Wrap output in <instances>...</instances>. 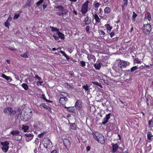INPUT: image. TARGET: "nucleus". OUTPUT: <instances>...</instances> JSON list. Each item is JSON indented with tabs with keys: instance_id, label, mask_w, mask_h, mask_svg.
<instances>
[{
	"instance_id": "1",
	"label": "nucleus",
	"mask_w": 153,
	"mask_h": 153,
	"mask_svg": "<svg viewBox=\"0 0 153 153\" xmlns=\"http://www.w3.org/2000/svg\"><path fill=\"white\" fill-rule=\"evenodd\" d=\"M129 64V62L120 60L117 64V66L113 67V68L116 71L118 72L121 69L126 68Z\"/></svg>"
},
{
	"instance_id": "2",
	"label": "nucleus",
	"mask_w": 153,
	"mask_h": 153,
	"mask_svg": "<svg viewBox=\"0 0 153 153\" xmlns=\"http://www.w3.org/2000/svg\"><path fill=\"white\" fill-rule=\"evenodd\" d=\"M143 32L146 35H149L152 30L151 25L149 24L144 25L143 27Z\"/></svg>"
},
{
	"instance_id": "3",
	"label": "nucleus",
	"mask_w": 153,
	"mask_h": 153,
	"mask_svg": "<svg viewBox=\"0 0 153 153\" xmlns=\"http://www.w3.org/2000/svg\"><path fill=\"white\" fill-rule=\"evenodd\" d=\"M89 3L88 1H86L83 4L81 9V12L84 15H85V14L88 11V4Z\"/></svg>"
},
{
	"instance_id": "4",
	"label": "nucleus",
	"mask_w": 153,
	"mask_h": 153,
	"mask_svg": "<svg viewBox=\"0 0 153 153\" xmlns=\"http://www.w3.org/2000/svg\"><path fill=\"white\" fill-rule=\"evenodd\" d=\"M3 112L6 114L8 113L10 115H13L16 114V111L13 110L11 107H8L4 109Z\"/></svg>"
},
{
	"instance_id": "5",
	"label": "nucleus",
	"mask_w": 153,
	"mask_h": 153,
	"mask_svg": "<svg viewBox=\"0 0 153 153\" xmlns=\"http://www.w3.org/2000/svg\"><path fill=\"white\" fill-rule=\"evenodd\" d=\"M44 146H46V148H51L52 146V143L50 139L48 137H47L44 139Z\"/></svg>"
},
{
	"instance_id": "6",
	"label": "nucleus",
	"mask_w": 153,
	"mask_h": 153,
	"mask_svg": "<svg viewBox=\"0 0 153 153\" xmlns=\"http://www.w3.org/2000/svg\"><path fill=\"white\" fill-rule=\"evenodd\" d=\"M34 129L37 131H39L42 128V124L38 122H36L34 123L33 125Z\"/></svg>"
},
{
	"instance_id": "7",
	"label": "nucleus",
	"mask_w": 153,
	"mask_h": 153,
	"mask_svg": "<svg viewBox=\"0 0 153 153\" xmlns=\"http://www.w3.org/2000/svg\"><path fill=\"white\" fill-rule=\"evenodd\" d=\"M25 135L26 137V140L27 142L29 141L32 140L34 136L33 134L31 133H26L25 134Z\"/></svg>"
},
{
	"instance_id": "8",
	"label": "nucleus",
	"mask_w": 153,
	"mask_h": 153,
	"mask_svg": "<svg viewBox=\"0 0 153 153\" xmlns=\"http://www.w3.org/2000/svg\"><path fill=\"white\" fill-rule=\"evenodd\" d=\"M111 115L110 113H109L106 115L105 117L104 118L103 121L102 122V124L104 125L108 122V120L110 119Z\"/></svg>"
},
{
	"instance_id": "9",
	"label": "nucleus",
	"mask_w": 153,
	"mask_h": 153,
	"mask_svg": "<svg viewBox=\"0 0 153 153\" xmlns=\"http://www.w3.org/2000/svg\"><path fill=\"white\" fill-rule=\"evenodd\" d=\"M68 99L66 97H61L59 99V102L64 107V105L66 104L67 101H68Z\"/></svg>"
},
{
	"instance_id": "10",
	"label": "nucleus",
	"mask_w": 153,
	"mask_h": 153,
	"mask_svg": "<svg viewBox=\"0 0 153 153\" xmlns=\"http://www.w3.org/2000/svg\"><path fill=\"white\" fill-rule=\"evenodd\" d=\"M83 22L85 25H88L91 23V18L88 16H87L86 17L84 18Z\"/></svg>"
},
{
	"instance_id": "11",
	"label": "nucleus",
	"mask_w": 153,
	"mask_h": 153,
	"mask_svg": "<svg viewBox=\"0 0 153 153\" xmlns=\"http://www.w3.org/2000/svg\"><path fill=\"white\" fill-rule=\"evenodd\" d=\"M63 143L65 146L66 148H69L70 146L71 143L70 141L68 139H64L63 140Z\"/></svg>"
},
{
	"instance_id": "12",
	"label": "nucleus",
	"mask_w": 153,
	"mask_h": 153,
	"mask_svg": "<svg viewBox=\"0 0 153 153\" xmlns=\"http://www.w3.org/2000/svg\"><path fill=\"white\" fill-rule=\"evenodd\" d=\"M87 58L88 60L92 62H94L96 59L95 56L93 55L90 54V55H88Z\"/></svg>"
},
{
	"instance_id": "13",
	"label": "nucleus",
	"mask_w": 153,
	"mask_h": 153,
	"mask_svg": "<svg viewBox=\"0 0 153 153\" xmlns=\"http://www.w3.org/2000/svg\"><path fill=\"white\" fill-rule=\"evenodd\" d=\"M99 143H101L102 144H103L105 143V139L104 136L101 134L100 135V137L98 138V140H97Z\"/></svg>"
},
{
	"instance_id": "14",
	"label": "nucleus",
	"mask_w": 153,
	"mask_h": 153,
	"mask_svg": "<svg viewBox=\"0 0 153 153\" xmlns=\"http://www.w3.org/2000/svg\"><path fill=\"white\" fill-rule=\"evenodd\" d=\"M101 134H102L100 133L97 132H94L92 133V135L94 138L97 140L98 139V137H99L100 136V135H101Z\"/></svg>"
},
{
	"instance_id": "15",
	"label": "nucleus",
	"mask_w": 153,
	"mask_h": 153,
	"mask_svg": "<svg viewBox=\"0 0 153 153\" xmlns=\"http://www.w3.org/2000/svg\"><path fill=\"white\" fill-rule=\"evenodd\" d=\"M92 15L94 16V18L95 20L96 23L100 22V19L97 14H94L93 13Z\"/></svg>"
},
{
	"instance_id": "16",
	"label": "nucleus",
	"mask_w": 153,
	"mask_h": 153,
	"mask_svg": "<svg viewBox=\"0 0 153 153\" xmlns=\"http://www.w3.org/2000/svg\"><path fill=\"white\" fill-rule=\"evenodd\" d=\"M111 145H112V152H116L118 148V145L117 144H114L113 143H112Z\"/></svg>"
},
{
	"instance_id": "17",
	"label": "nucleus",
	"mask_w": 153,
	"mask_h": 153,
	"mask_svg": "<svg viewBox=\"0 0 153 153\" xmlns=\"http://www.w3.org/2000/svg\"><path fill=\"white\" fill-rule=\"evenodd\" d=\"M102 64L100 62H97L94 65L95 68L97 70H99L100 69Z\"/></svg>"
},
{
	"instance_id": "18",
	"label": "nucleus",
	"mask_w": 153,
	"mask_h": 153,
	"mask_svg": "<svg viewBox=\"0 0 153 153\" xmlns=\"http://www.w3.org/2000/svg\"><path fill=\"white\" fill-rule=\"evenodd\" d=\"M1 77L5 79L9 82L11 81L12 80L10 76H7L4 74H2Z\"/></svg>"
},
{
	"instance_id": "19",
	"label": "nucleus",
	"mask_w": 153,
	"mask_h": 153,
	"mask_svg": "<svg viewBox=\"0 0 153 153\" xmlns=\"http://www.w3.org/2000/svg\"><path fill=\"white\" fill-rule=\"evenodd\" d=\"M99 79L101 80H103L105 83L106 82L107 80L105 79V78L106 77V76L105 75L102 74H100L99 75Z\"/></svg>"
},
{
	"instance_id": "20",
	"label": "nucleus",
	"mask_w": 153,
	"mask_h": 153,
	"mask_svg": "<svg viewBox=\"0 0 153 153\" xmlns=\"http://www.w3.org/2000/svg\"><path fill=\"white\" fill-rule=\"evenodd\" d=\"M64 108H65L67 109V110L71 112H74L75 111V109L74 107H67L65 106V105H64Z\"/></svg>"
},
{
	"instance_id": "21",
	"label": "nucleus",
	"mask_w": 153,
	"mask_h": 153,
	"mask_svg": "<svg viewBox=\"0 0 153 153\" xmlns=\"http://www.w3.org/2000/svg\"><path fill=\"white\" fill-rule=\"evenodd\" d=\"M21 129L22 131L24 132H26L29 129V126L26 125H22L21 127Z\"/></svg>"
},
{
	"instance_id": "22",
	"label": "nucleus",
	"mask_w": 153,
	"mask_h": 153,
	"mask_svg": "<svg viewBox=\"0 0 153 153\" xmlns=\"http://www.w3.org/2000/svg\"><path fill=\"white\" fill-rule=\"evenodd\" d=\"M68 10L67 9H65L62 10V12L59 13L58 14V15L59 16H63L64 15L67 14L68 12Z\"/></svg>"
},
{
	"instance_id": "23",
	"label": "nucleus",
	"mask_w": 153,
	"mask_h": 153,
	"mask_svg": "<svg viewBox=\"0 0 153 153\" xmlns=\"http://www.w3.org/2000/svg\"><path fill=\"white\" fill-rule=\"evenodd\" d=\"M10 133L12 134L13 136L18 135L19 134L20 132L19 131L16 130L11 131Z\"/></svg>"
},
{
	"instance_id": "24",
	"label": "nucleus",
	"mask_w": 153,
	"mask_h": 153,
	"mask_svg": "<svg viewBox=\"0 0 153 153\" xmlns=\"http://www.w3.org/2000/svg\"><path fill=\"white\" fill-rule=\"evenodd\" d=\"M39 107L42 108L43 107L45 109H49L50 108L49 106L46 105L45 103H42L39 106Z\"/></svg>"
},
{
	"instance_id": "25",
	"label": "nucleus",
	"mask_w": 153,
	"mask_h": 153,
	"mask_svg": "<svg viewBox=\"0 0 153 153\" xmlns=\"http://www.w3.org/2000/svg\"><path fill=\"white\" fill-rule=\"evenodd\" d=\"M111 11V8L108 7H106L104 9V12L105 13L108 14Z\"/></svg>"
},
{
	"instance_id": "26",
	"label": "nucleus",
	"mask_w": 153,
	"mask_h": 153,
	"mask_svg": "<svg viewBox=\"0 0 153 153\" xmlns=\"http://www.w3.org/2000/svg\"><path fill=\"white\" fill-rule=\"evenodd\" d=\"M29 55V52L28 51H27L26 52L23 54H22L20 55V56L23 58H27L28 57V56Z\"/></svg>"
},
{
	"instance_id": "27",
	"label": "nucleus",
	"mask_w": 153,
	"mask_h": 153,
	"mask_svg": "<svg viewBox=\"0 0 153 153\" xmlns=\"http://www.w3.org/2000/svg\"><path fill=\"white\" fill-rule=\"evenodd\" d=\"M105 27H106L107 30L108 31H110L112 29V27H111L109 24H107L105 25Z\"/></svg>"
},
{
	"instance_id": "28",
	"label": "nucleus",
	"mask_w": 153,
	"mask_h": 153,
	"mask_svg": "<svg viewBox=\"0 0 153 153\" xmlns=\"http://www.w3.org/2000/svg\"><path fill=\"white\" fill-rule=\"evenodd\" d=\"M21 86L25 90H27L28 88V85L26 83H23L22 84Z\"/></svg>"
},
{
	"instance_id": "29",
	"label": "nucleus",
	"mask_w": 153,
	"mask_h": 153,
	"mask_svg": "<svg viewBox=\"0 0 153 153\" xmlns=\"http://www.w3.org/2000/svg\"><path fill=\"white\" fill-rule=\"evenodd\" d=\"M1 144L2 146L9 147L8 145L9 144V143L7 141H5V142H1Z\"/></svg>"
},
{
	"instance_id": "30",
	"label": "nucleus",
	"mask_w": 153,
	"mask_h": 153,
	"mask_svg": "<svg viewBox=\"0 0 153 153\" xmlns=\"http://www.w3.org/2000/svg\"><path fill=\"white\" fill-rule=\"evenodd\" d=\"M42 98L46 102H52V101H51L50 100H48L46 98L45 95L44 94H42Z\"/></svg>"
},
{
	"instance_id": "31",
	"label": "nucleus",
	"mask_w": 153,
	"mask_h": 153,
	"mask_svg": "<svg viewBox=\"0 0 153 153\" xmlns=\"http://www.w3.org/2000/svg\"><path fill=\"white\" fill-rule=\"evenodd\" d=\"M50 28L51 29L52 31L55 32L57 34L59 32V30L57 28L52 27H51Z\"/></svg>"
},
{
	"instance_id": "32",
	"label": "nucleus",
	"mask_w": 153,
	"mask_h": 153,
	"mask_svg": "<svg viewBox=\"0 0 153 153\" xmlns=\"http://www.w3.org/2000/svg\"><path fill=\"white\" fill-rule=\"evenodd\" d=\"M80 106V102L79 101L77 100L75 104V107L77 108H79Z\"/></svg>"
},
{
	"instance_id": "33",
	"label": "nucleus",
	"mask_w": 153,
	"mask_h": 153,
	"mask_svg": "<svg viewBox=\"0 0 153 153\" xmlns=\"http://www.w3.org/2000/svg\"><path fill=\"white\" fill-rule=\"evenodd\" d=\"M57 34H58L59 38H60L63 39H64V35L63 34L60 33L59 31V32Z\"/></svg>"
},
{
	"instance_id": "34",
	"label": "nucleus",
	"mask_w": 153,
	"mask_h": 153,
	"mask_svg": "<svg viewBox=\"0 0 153 153\" xmlns=\"http://www.w3.org/2000/svg\"><path fill=\"white\" fill-rule=\"evenodd\" d=\"M92 83L93 84L96 85L97 86H98L101 88H102V85L100 83H99L98 82H97L94 81V82H92Z\"/></svg>"
},
{
	"instance_id": "35",
	"label": "nucleus",
	"mask_w": 153,
	"mask_h": 153,
	"mask_svg": "<svg viewBox=\"0 0 153 153\" xmlns=\"http://www.w3.org/2000/svg\"><path fill=\"white\" fill-rule=\"evenodd\" d=\"M133 14L132 16V20L133 21H134L136 20V18L137 15L134 12H133Z\"/></svg>"
},
{
	"instance_id": "36",
	"label": "nucleus",
	"mask_w": 153,
	"mask_h": 153,
	"mask_svg": "<svg viewBox=\"0 0 153 153\" xmlns=\"http://www.w3.org/2000/svg\"><path fill=\"white\" fill-rule=\"evenodd\" d=\"M9 147L2 146L1 148V149L4 152H6L8 149Z\"/></svg>"
},
{
	"instance_id": "37",
	"label": "nucleus",
	"mask_w": 153,
	"mask_h": 153,
	"mask_svg": "<svg viewBox=\"0 0 153 153\" xmlns=\"http://www.w3.org/2000/svg\"><path fill=\"white\" fill-rule=\"evenodd\" d=\"M71 128L73 130H75L76 129V125L74 123H71L70 124Z\"/></svg>"
},
{
	"instance_id": "38",
	"label": "nucleus",
	"mask_w": 153,
	"mask_h": 153,
	"mask_svg": "<svg viewBox=\"0 0 153 153\" xmlns=\"http://www.w3.org/2000/svg\"><path fill=\"white\" fill-rule=\"evenodd\" d=\"M80 65L83 67H84L85 66V62L83 61H80Z\"/></svg>"
},
{
	"instance_id": "39",
	"label": "nucleus",
	"mask_w": 153,
	"mask_h": 153,
	"mask_svg": "<svg viewBox=\"0 0 153 153\" xmlns=\"http://www.w3.org/2000/svg\"><path fill=\"white\" fill-rule=\"evenodd\" d=\"M153 136L152 134L149 133L147 134V138L149 140H151V137Z\"/></svg>"
},
{
	"instance_id": "40",
	"label": "nucleus",
	"mask_w": 153,
	"mask_h": 153,
	"mask_svg": "<svg viewBox=\"0 0 153 153\" xmlns=\"http://www.w3.org/2000/svg\"><path fill=\"white\" fill-rule=\"evenodd\" d=\"M83 88H84L85 91H88L89 90L88 86L87 84L85 85H83L82 86Z\"/></svg>"
},
{
	"instance_id": "41",
	"label": "nucleus",
	"mask_w": 153,
	"mask_h": 153,
	"mask_svg": "<svg viewBox=\"0 0 153 153\" xmlns=\"http://www.w3.org/2000/svg\"><path fill=\"white\" fill-rule=\"evenodd\" d=\"M99 32L101 35H102L103 37H104L105 36V33L103 30H100L99 31Z\"/></svg>"
},
{
	"instance_id": "42",
	"label": "nucleus",
	"mask_w": 153,
	"mask_h": 153,
	"mask_svg": "<svg viewBox=\"0 0 153 153\" xmlns=\"http://www.w3.org/2000/svg\"><path fill=\"white\" fill-rule=\"evenodd\" d=\"M90 27L89 26H87L85 27V30L86 32L87 33H89L90 32L89 31Z\"/></svg>"
},
{
	"instance_id": "43",
	"label": "nucleus",
	"mask_w": 153,
	"mask_h": 153,
	"mask_svg": "<svg viewBox=\"0 0 153 153\" xmlns=\"http://www.w3.org/2000/svg\"><path fill=\"white\" fill-rule=\"evenodd\" d=\"M45 133H46V132L45 131H44L43 133H41L40 134H39L38 135V137L39 138L42 137L44 135V134H45Z\"/></svg>"
},
{
	"instance_id": "44",
	"label": "nucleus",
	"mask_w": 153,
	"mask_h": 153,
	"mask_svg": "<svg viewBox=\"0 0 153 153\" xmlns=\"http://www.w3.org/2000/svg\"><path fill=\"white\" fill-rule=\"evenodd\" d=\"M100 5V4L98 2H97L94 4V7L97 9L98 8Z\"/></svg>"
},
{
	"instance_id": "45",
	"label": "nucleus",
	"mask_w": 153,
	"mask_h": 153,
	"mask_svg": "<svg viewBox=\"0 0 153 153\" xmlns=\"http://www.w3.org/2000/svg\"><path fill=\"white\" fill-rule=\"evenodd\" d=\"M137 66H134L132 67L131 68V72H132L134 71H135L137 69Z\"/></svg>"
},
{
	"instance_id": "46",
	"label": "nucleus",
	"mask_w": 153,
	"mask_h": 153,
	"mask_svg": "<svg viewBox=\"0 0 153 153\" xmlns=\"http://www.w3.org/2000/svg\"><path fill=\"white\" fill-rule=\"evenodd\" d=\"M61 96H62V97H65L67 95H68V94H67V93H66L65 92H61Z\"/></svg>"
},
{
	"instance_id": "47",
	"label": "nucleus",
	"mask_w": 153,
	"mask_h": 153,
	"mask_svg": "<svg viewBox=\"0 0 153 153\" xmlns=\"http://www.w3.org/2000/svg\"><path fill=\"white\" fill-rule=\"evenodd\" d=\"M19 16V14L16 13L15 14V15L13 17V19H17Z\"/></svg>"
},
{
	"instance_id": "48",
	"label": "nucleus",
	"mask_w": 153,
	"mask_h": 153,
	"mask_svg": "<svg viewBox=\"0 0 153 153\" xmlns=\"http://www.w3.org/2000/svg\"><path fill=\"white\" fill-rule=\"evenodd\" d=\"M56 8L59 9V10H62L63 9V7L62 6H58L56 7Z\"/></svg>"
},
{
	"instance_id": "49",
	"label": "nucleus",
	"mask_w": 153,
	"mask_h": 153,
	"mask_svg": "<svg viewBox=\"0 0 153 153\" xmlns=\"http://www.w3.org/2000/svg\"><path fill=\"white\" fill-rule=\"evenodd\" d=\"M67 85V87L69 89H71L73 88V87L69 84L68 83H67L66 84Z\"/></svg>"
},
{
	"instance_id": "50",
	"label": "nucleus",
	"mask_w": 153,
	"mask_h": 153,
	"mask_svg": "<svg viewBox=\"0 0 153 153\" xmlns=\"http://www.w3.org/2000/svg\"><path fill=\"white\" fill-rule=\"evenodd\" d=\"M12 17L10 15L6 21L10 23L11 21Z\"/></svg>"
},
{
	"instance_id": "51",
	"label": "nucleus",
	"mask_w": 153,
	"mask_h": 153,
	"mask_svg": "<svg viewBox=\"0 0 153 153\" xmlns=\"http://www.w3.org/2000/svg\"><path fill=\"white\" fill-rule=\"evenodd\" d=\"M5 26L9 28V26H10V23L9 22H5Z\"/></svg>"
},
{
	"instance_id": "52",
	"label": "nucleus",
	"mask_w": 153,
	"mask_h": 153,
	"mask_svg": "<svg viewBox=\"0 0 153 153\" xmlns=\"http://www.w3.org/2000/svg\"><path fill=\"white\" fill-rule=\"evenodd\" d=\"M128 0H123V4L124 6H127L128 5Z\"/></svg>"
},
{
	"instance_id": "53",
	"label": "nucleus",
	"mask_w": 153,
	"mask_h": 153,
	"mask_svg": "<svg viewBox=\"0 0 153 153\" xmlns=\"http://www.w3.org/2000/svg\"><path fill=\"white\" fill-rule=\"evenodd\" d=\"M147 19L149 21H150L151 19V16L150 13H148V16L147 17Z\"/></svg>"
},
{
	"instance_id": "54",
	"label": "nucleus",
	"mask_w": 153,
	"mask_h": 153,
	"mask_svg": "<svg viewBox=\"0 0 153 153\" xmlns=\"http://www.w3.org/2000/svg\"><path fill=\"white\" fill-rule=\"evenodd\" d=\"M115 32L113 30L111 32V33H110V35L111 36V37L112 38L113 36H114L115 35Z\"/></svg>"
},
{
	"instance_id": "55",
	"label": "nucleus",
	"mask_w": 153,
	"mask_h": 153,
	"mask_svg": "<svg viewBox=\"0 0 153 153\" xmlns=\"http://www.w3.org/2000/svg\"><path fill=\"white\" fill-rule=\"evenodd\" d=\"M43 0H40L39 1H38L36 3V4L38 6H39L43 2Z\"/></svg>"
},
{
	"instance_id": "56",
	"label": "nucleus",
	"mask_w": 153,
	"mask_h": 153,
	"mask_svg": "<svg viewBox=\"0 0 153 153\" xmlns=\"http://www.w3.org/2000/svg\"><path fill=\"white\" fill-rule=\"evenodd\" d=\"M29 115V117H28V119H30L31 118L32 115V111H30L29 114H27V115Z\"/></svg>"
},
{
	"instance_id": "57",
	"label": "nucleus",
	"mask_w": 153,
	"mask_h": 153,
	"mask_svg": "<svg viewBox=\"0 0 153 153\" xmlns=\"http://www.w3.org/2000/svg\"><path fill=\"white\" fill-rule=\"evenodd\" d=\"M35 78L39 80L40 81L42 80V78L38 75H36L35 76Z\"/></svg>"
},
{
	"instance_id": "58",
	"label": "nucleus",
	"mask_w": 153,
	"mask_h": 153,
	"mask_svg": "<svg viewBox=\"0 0 153 153\" xmlns=\"http://www.w3.org/2000/svg\"><path fill=\"white\" fill-rule=\"evenodd\" d=\"M135 60L137 63H140L141 61L139 60L138 58H135Z\"/></svg>"
},
{
	"instance_id": "59",
	"label": "nucleus",
	"mask_w": 153,
	"mask_h": 153,
	"mask_svg": "<svg viewBox=\"0 0 153 153\" xmlns=\"http://www.w3.org/2000/svg\"><path fill=\"white\" fill-rule=\"evenodd\" d=\"M53 37L55 40H57L58 42L59 41V38L57 36H53Z\"/></svg>"
},
{
	"instance_id": "60",
	"label": "nucleus",
	"mask_w": 153,
	"mask_h": 153,
	"mask_svg": "<svg viewBox=\"0 0 153 153\" xmlns=\"http://www.w3.org/2000/svg\"><path fill=\"white\" fill-rule=\"evenodd\" d=\"M60 52L62 54V55L63 56H64V55H65L66 54L63 51H60Z\"/></svg>"
},
{
	"instance_id": "61",
	"label": "nucleus",
	"mask_w": 153,
	"mask_h": 153,
	"mask_svg": "<svg viewBox=\"0 0 153 153\" xmlns=\"http://www.w3.org/2000/svg\"><path fill=\"white\" fill-rule=\"evenodd\" d=\"M153 122V120L152 119H151L149 120V125H151L152 124V123Z\"/></svg>"
},
{
	"instance_id": "62",
	"label": "nucleus",
	"mask_w": 153,
	"mask_h": 153,
	"mask_svg": "<svg viewBox=\"0 0 153 153\" xmlns=\"http://www.w3.org/2000/svg\"><path fill=\"white\" fill-rule=\"evenodd\" d=\"M43 81H38L37 82V84H38V83L40 85H41L43 83Z\"/></svg>"
},
{
	"instance_id": "63",
	"label": "nucleus",
	"mask_w": 153,
	"mask_h": 153,
	"mask_svg": "<svg viewBox=\"0 0 153 153\" xmlns=\"http://www.w3.org/2000/svg\"><path fill=\"white\" fill-rule=\"evenodd\" d=\"M64 56L67 59V60H69V56L67 55L66 54L65 55H64Z\"/></svg>"
},
{
	"instance_id": "64",
	"label": "nucleus",
	"mask_w": 153,
	"mask_h": 153,
	"mask_svg": "<svg viewBox=\"0 0 153 153\" xmlns=\"http://www.w3.org/2000/svg\"><path fill=\"white\" fill-rule=\"evenodd\" d=\"M127 6H124V5H122V10H124V9H125V7H126Z\"/></svg>"
}]
</instances>
